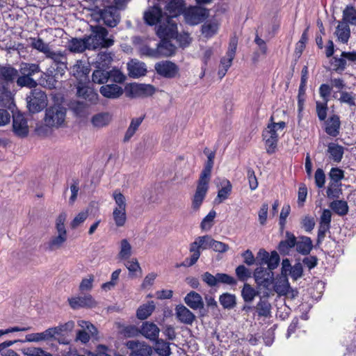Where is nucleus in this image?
<instances>
[{"label": "nucleus", "instance_id": "37998d69", "mask_svg": "<svg viewBox=\"0 0 356 356\" xmlns=\"http://www.w3.org/2000/svg\"><path fill=\"white\" fill-rule=\"evenodd\" d=\"M219 25L216 22L207 21L202 26V33L206 38H211L218 31Z\"/></svg>", "mask_w": 356, "mask_h": 356}, {"label": "nucleus", "instance_id": "e433bc0d", "mask_svg": "<svg viewBox=\"0 0 356 356\" xmlns=\"http://www.w3.org/2000/svg\"><path fill=\"white\" fill-rule=\"evenodd\" d=\"M232 186L230 181L227 179L223 180L222 182V188L218 191L215 201L219 204L227 200L232 192Z\"/></svg>", "mask_w": 356, "mask_h": 356}, {"label": "nucleus", "instance_id": "69168bd1", "mask_svg": "<svg viewBox=\"0 0 356 356\" xmlns=\"http://www.w3.org/2000/svg\"><path fill=\"white\" fill-rule=\"evenodd\" d=\"M339 186V182L330 181L327 189V197L329 198L338 197L341 192Z\"/></svg>", "mask_w": 356, "mask_h": 356}, {"label": "nucleus", "instance_id": "79ce46f5", "mask_svg": "<svg viewBox=\"0 0 356 356\" xmlns=\"http://www.w3.org/2000/svg\"><path fill=\"white\" fill-rule=\"evenodd\" d=\"M92 79L98 84L106 83L109 79L108 71L105 68H96L92 73Z\"/></svg>", "mask_w": 356, "mask_h": 356}, {"label": "nucleus", "instance_id": "a19ab883", "mask_svg": "<svg viewBox=\"0 0 356 356\" xmlns=\"http://www.w3.org/2000/svg\"><path fill=\"white\" fill-rule=\"evenodd\" d=\"M111 217L117 227H124L127 220L126 210L113 209Z\"/></svg>", "mask_w": 356, "mask_h": 356}, {"label": "nucleus", "instance_id": "a878e982", "mask_svg": "<svg viewBox=\"0 0 356 356\" xmlns=\"http://www.w3.org/2000/svg\"><path fill=\"white\" fill-rule=\"evenodd\" d=\"M113 54L110 51L99 52L95 59L94 63L95 68L108 69L113 61Z\"/></svg>", "mask_w": 356, "mask_h": 356}, {"label": "nucleus", "instance_id": "7ed1b4c3", "mask_svg": "<svg viewBox=\"0 0 356 356\" xmlns=\"http://www.w3.org/2000/svg\"><path fill=\"white\" fill-rule=\"evenodd\" d=\"M271 123L263 131L262 137L265 143L266 152L269 154L275 152L278 142V131H283L286 127L284 122H274L273 118H270Z\"/></svg>", "mask_w": 356, "mask_h": 356}, {"label": "nucleus", "instance_id": "4c0bfd02", "mask_svg": "<svg viewBox=\"0 0 356 356\" xmlns=\"http://www.w3.org/2000/svg\"><path fill=\"white\" fill-rule=\"evenodd\" d=\"M67 239V235L57 234L50 238L47 243V249L49 251H54L60 249L66 242Z\"/></svg>", "mask_w": 356, "mask_h": 356}, {"label": "nucleus", "instance_id": "dca6fc26", "mask_svg": "<svg viewBox=\"0 0 356 356\" xmlns=\"http://www.w3.org/2000/svg\"><path fill=\"white\" fill-rule=\"evenodd\" d=\"M13 128L18 136L24 137L28 134L29 127L23 115L18 113L13 115Z\"/></svg>", "mask_w": 356, "mask_h": 356}, {"label": "nucleus", "instance_id": "423d86ee", "mask_svg": "<svg viewBox=\"0 0 356 356\" xmlns=\"http://www.w3.org/2000/svg\"><path fill=\"white\" fill-rule=\"evenodd\" d=\"M27 107L31 113L41 111L47 106V97L41 90L34 89L26 97Z\"/></svg>", "mask_w": 356, "mask_h": 356}, {"label": "nucleus", "instance_id": "5701e85b", "mask_svg": "<svg viewBox=\"0 0 356 356\" xmlns=\"http://www.w3.org/2000/svg\"><path fill=\"white\" fill-rule=\"evenodd\" d=\"M77 95L91 104L95 103L98 99L97 93L92 88L81 83L77 86Z\"/></svg>", "mask_w": 356, "mask_h": 356}, {"label": "nucleus", "instance_id": "0e129e2a", "mask_svg": "<svg viewBox=\"0 0 356 356\" xmlns=\"http://www.w3.org/2000/svg\"><path fill=\"white\" fill-rule=\"evenodd\" d=\"M316 111L319 120L323 121L327 118V102H316Z\"/></svg>", "mask_w": 356, "mask_h": 356}, {"label": "nucleus", "instance_id": "8fccbe9b", "mask_svg": "<svg viewBox=\"0 0 356 356\" xmlns=\"http://www.w3.org/2000/svg\"><path fill=\"white\" fill-rule=\"evenodd\" d=\"M219 301L225 309H232L236 304L235 295L228 293L221 295Z\"/></svg>", "mask_w": 356, "mask_h": 356}, {"label": "nucleus", "instance_id": "4be33fe9", "mask_svg": "<svg viewBox=\"0 0 356 356\" xmlns=\"http://www.w3.org/2000/svg\"><path fill=\"white\" fill-rule=\"evenodd\" d=\"M185 303L192 309L197 310L204 308L202 296L195 291L189 292L184 298Z\"/></svg>", "mask_w": 356, "mask_h": 356}, {"label": "nucleus", "instance_id": "aec40b11", "mask_svg": "<svg viewBox=\"0 0 356 356\" xmlns=\"http://www.w3.org/2000/svg\"><path fill=\"white\" fill-rule=\"evenodd\" d=\"M129 75L133 78H138L145 75L147 72L146 65L144 63L137 60H131L127 64Z\"/></svg>", "mask_w": 356, "mask_h": 356}, {"label": "nucleus", "instance_id": "412c9836", "mask_svg": "<svg viewBox=\"0 0 356 356\" xmlns=\"http://www.w3.org/2000/svg\"><path fill=\"white\" fill-rule=\"evenodd\" d=\"M289 286L288 277L285 275H279L274 279L273 289L278 296L287 295Z\"/></svg>", "mask_w": 356, "mask_h": 356}, {"label": "nucleus", "instance_id": "72a5a7b5", "mask_svg": "<svg viewBox=\"0 0 356 356\" xmlns=\"http://www.w3.org/2000/svg\"><path fill=\"white\" fill-rule=\"evenodd\" d=\"M335 34L340 42L346 43L350 35V30L348 24L344 22H339L337 27Z\"/></svg>", "mask_w": 356, "mask_h": 356}, {"label": "nucleus", "instance_id": "0eeeda50", "mask_svg": "<svg viewBox=\"0 0 356 356\" xmlns=\"http://www.w3.org/2000/svg\"><path fill=\"white\" fill-rule=\"evenodd\" d=\"M156 92V88L151 84L132 83L127 91L128 97L131 98L147 97L152 96Z\"/></svg>", "mask_w": 356, "mask_h": 356}, {"label": "nucleus", "instance_id": "09e8293b", "mask_svg": "<svg viewBox=\"0 0 356 356\" xmlns=\"http://www.w3.org/2000/svg\"><path fill=\"white\" fill-rule=\"evenodd\" d=\"M330 208L339 216H344L348 211V206L346 201L334 200L330 203Z\"/></svg>", "mask_w": 356, "mask_h": 356}, {"label": "nucleus", "instance_id": "6e6d98bb", "mask_svg": "<svg viewBox=\"0 0 356 356\" xmlns=\"http://www.w3.org/2000/svg\"><path fill=\"white\" fill-rule=\"evenodd\" d=\"M113 197L115 200V206L113 209L126 210L127 203L124 195L120 191L115 190L113 193Z\"/></svg>", "mask_w": 356, "mask_h": 356}, {"label": "nucleus", "instance_id": "603ef678", "mask_svg": "<svg viewBox=\"0 0 356 356\" xmlns=\"http://www.w3.org/2000/svg\"><path fill=\"white\" fill-rule=\"evenodd\" d=\"M16 83L20 88L27 87L29 88H34L38 85L37 81L32 77L26 76L22 74L21 76L18 75Z\"/></svg>", "mask_w": 356, "mask_h": 356}, {"label": "nucleus", "instance_id": "9b49d317", "mask_svg": "<svg viewBox=\"0 0 356 356\" xmlns=\"http://www.w3.org/2000/svg\"><path fill=\"white\" fill-rule=\"evenodd\" d=\"M332 213L329 209H324L320 217L318 230L317 243H321L325 238L326 233L330 229Z\"/></svg>", "mask_w": 356, "mask_h": 356}, {"label": "nucleus", "instance_id": "f3484780", "mask_svg": "<svg viewBox=\"0 0 356 356\" xmlns=\"http://www.w3.org/2000/svg\"><path fill=\"white\" fill-rule=\"evenodd\" d=\"M237 44L238 39L235 36L232 37L229 40L228 50L225 56L222 58L220 60V66L227 69L230 67L236 55Z\"/></svg>", "mask_w": 356, "mask_h": 356}, {"label": "nucleus", "instance_id": "13d9d810", "mask_svg": "<svg viewBox=\"0 0 356 356\" xmlns=\"http://www.w3.org/2000/svg\"><path fill=\"white\" fill-rule=\"evenodd\" d=\"M155 306L153 304L144 305L140 307L137 310V317L140 320H145L148 318L154 310Z\"/></svg>", "mask_w": 356, "mask_h": 356}, {"label": "nucleus", "instance_id": "473e14b6", "mask_svg": "<svg viewBox=\"0 0 356 356\" xmlns=\"http://www.w3.org/2000/svg\"><path fill=\"white\" fill-rule=\"evenodd\" d=\"M90 70L88 66L86 65L85 63L81 60H79L76 63L71 67L70 72L76 79H82L86 78L87 74Z\"/></svg>", "mask_w": 356, "mask_h": 356}, {"label": "nucleus", "instance_id": "6e6552de", "mask_svg": "<svg viewBox=\"0 0 356 356\" xmlns=\"http://www.w3.org/2000/svg\"><path fill=\"white\" fill-rule=\"evenodd\" d=\"M209 15V10L200 6H194L188 8L184 13L185 19L187 23L195 25L207 18Z\"/></svg>", "mask_w": 356, "mask_h": 356}, {"label": "nucleus", "instance_id": "052dcab7", "mask_svg": "<svg viewBox=\"0 0 356 356\" xmlns=\"http://www.w3.org/2000/svg\"><path fill=\"white\" fill-rule=\"evenodd\" d=\"M66 218L67 214L65 213H61L57 217L56 220V229L57 232V234L67 235L65 226Z\"/></svg>", "mask_w": 356, "mask_h": 356}, {"label": "nucleus", "instance_id": "a18cd8bd", "mask_svg": "<svg viewBox=\"0 0 356 356\" xmlns=\"http://www.w3.org/2000/svg\"><path fill=\"white\" fill-rule=\"evenodd\" d=\"M143 120V118H133L131 120V123L124 137V142L129 141L133 137V136L135 134L136 131L138 130V127L141 124Z\"/></svg>", "mask_w": 356, "mask_h": 356}, {"label": "nucleus", "instance_id": "393cba45", "mask_svg": "<svg viewBox=\"0 0 356 356\" xmlns=\"http://www.w3.org/2000/svg\"><path fill=\"white\" fill-rule=\"evenodd\" d=\"M67 49L73 53H82L86 49H89L86 38H72L67 43Z\"/></svg>", "mask_w": 356, "mask_h": 356}, {"label": "nucleus", "instance_id": "6ab92c4d", "mask_svg": "<svg viewBox=\"0 0 356 356\" xmlns=\"http://www.w3.org/2000/svg\"><path fill=\"white\" fill-rule=\"evenodd\" d=\"M19 75V72L15 68L8 67H0V82L15 86V81Z\"/></svg>", "mask_w": 356, "mask_h": 356}, {"label": "nucleus", "instance_id": "774afa93", "mask_svg": "<svg viewBox=\"0 0 356 356\" xmlns=\"http://www.w3.org/2000/svg\"><path fill=\"white\" fill-rule=\"evenodd\" d=\"M108 74L109 79L117 83H122L126 79L124 74L120 70L115 68L108 71Z\"/></svg>", "mask_w": 356, "mask_h": 356}, {"label": "nucleus", "instance_id": "e2e57ef3", "mask_svg": "<svg viewBox=\"0 0 356 356\" xmlns=\"http://www.w3.org/2000/svg\"><path fill=\"white\" fill-rule=\"evenodd\" d=\"M344 22L356 23V10L352 6H347L343 13Z\"/></svg>", "mask_w": 356, "mask_h": 356}, {"label": "nucleus", "instance_id": "bf43d9fd", "mask_svg": "<svg viewBox=\"0 0 356 356\" xmlns=\"http://www.w3.org/2000/svg\"><path fill=\"white\" fill-rule=\"evenodd\" d=\"M102 18L105 24L110 27H115L118 23V18L117 15H113L109 10H105L102 13Z\"/></svg>", "mask_w": 356, "mask_h": 356}, {"label": "nucleus", "instance_id": "2f4dec72", "mask_svg": "<svg viewBox=\"0 0 356 356\" xmlns=\"http://www.w3.org/2000/svg\"><path fill=\"white\" fill-rule=\"evenodd\" d=\"M327 152L330 154V158L334 162L339 163L344 153L343 146L334 143H329L327 146Z\"/></svg>", "mask_w": 356, "mask_h": 356}, {"label": "nucleus", "instance_id": "58836bf2", "mask_svg": "<svg viewBox=\"0 0 356 356\" xmlns=\"http://www.w3.org/2000/svg\"><path fill=\"white\" fill-rule=\"evenodd\" d=\"M132 254V246L127 238L120 242V251L118 258L121 260H127Z\"/></svg>", "mask_w": 356, "mask_h": 356}, {"label": "nucleus", "instance_id": "3c124183", "mask_svg": "<svg viewBox=\"0 0 356 356\" xmlns=\"http://www.w3.org/2000/svg\"><path fill=\"white\" fill-rule=\"evenodd\" d=\"M111 117L108 113H99L92 118V123L96 127H103L108 124Z\"/></svg>", "mask_w": 356, "mask_h": 356}, {"label": "nucleus", "instance_id": "c85d7f7f", "mask_svg": "<svg viewBox=\"0 0 356 356\" xmlns=\"http://www.w3.org/2000/svg\"><path fill=\"white\" fill-rule=\"evenodd\" d=\"M14 85L0 82V102L3 104H9L13 98Z\"/></svg>", "mask_w": 356, "mask_h": 356}, {"label": "nucleus", "instance_id": "2eb2a0df", "mask_svg": "<svg viewBox=\"0 0 356 356\" xmlns=\"http://www.w3.org/2000/svg\"><path fill=\"white\" fill-rule=\"evenodd\" d=\"M178 321L186 325H192L195 320V314L184 305H178L175 309Z\"/></svg>", "mask_w": 356, "mask_h": 356}, {"label": "nucleus", "instance_id": "f8f14e48", "mask_svg": "<svg viewBox=\"0 0 356 356\" xmlns=\"http://www.w3.org/2000/svg\"><path fill=\"white\" fill-rule=\"evenodd\" d=\"M209 183L203 180H198L197 186L193 198L192 208L197 211L200 209L204 200L209 189Z\"/></svg>", "mask_w": 356, "mask_h": 356}, {"label": "nucleus", "instance_id": "c756f323", "mask_svg": "<svg viewBox=\"0 0 356 356\" xmlns=\"http://www.w3.org/2000/svg\"><path fill=\"white\" fill-rule=\"evenodd\" d=\"M159 56L168 57L175 54L176 47L170 41L163 40L157 44Z\"/></svg>", "mask_w": 356, "mask_h": 356}, {"label": "nucleus", "instance_id": "9d476101", "mask_svg": "<svg viewBox=\"0 0 356 356\" xmlns=\"http://www.w3.org/2000/svg\"><path fill=\"white\" fill-rule=\"evenodd\" d=\"M126 346L131 350L129 356H151L153 354V348L144 341L131 340Z\"/></svg>", "mask_w": 356, "mask_h": 356}, {"label": "nucleus", "instance_id": "680f3d73", "mask_svg": "<svg viewBox=\"0 0 356 356\" xmlns=\"http://www.w3.org/2000/svg\"><path fill=\"white\" fill-rule=\"evenodd\" d=\"M18 341H22L21 340H13V341H6L1 343H0V353L3 356H19L17 353H15L13 350H5L6 348L14 345Z\"/></svg>", "mask_w": 356, "mask_h": 356}, {"label": "nucleus", "instance_id": "864d4df0", "mask_svg": "<svg viewBox=\"0 0 356 356\" xmlns=\"http://www.w3.org/2000/svg\"><path fill=\"white\" fill-rule=\"evenodd\" d=\"M22 353L24 356H52L51 353L36 347L24 348L22 349Z\"/></svg>", "mask_w": 356, "mask_h": 356}, {"label": "nucleus", "instance_id": "ea45409f", "mask_svg": "<svg viewBox=\"0 0 356 356\" xmlns=\"http://www.w3.org/2000/svg\"><path fill=\"white\" fill-rule=\"evenodd\" d=\"M286 239L282 241L279 244L278 249L281 252H286L290 248L296 246L297 240L296 236L289 232H286Z\"/></svg>", "mask_w": 356, "mask_h": 356}, {"label": "nucleus", "instance_id": "4d7b16f0", "mask_svg": "<svg viewBox=\"0 0 356 356\" xmlns=\"http://www.w3.org/2000/svg\"><path fill=\"white\" fill-rule=\"evenodd\" d=\"M257 284L259 286H262L270 293L272 291L274 279L273 273L271 275H267L266 278H262L259 275H257Z\"/></svg>", "mask_w": 356, "mask_h": 356}, {"label": "nucleus", "instance_id": "4468645a", "mask_svg": "<svg viewBox=\"0 0 356 356\" xmlns=\"http://www.w3.org/2000/svg\"><path fill=\"white\" fill-rule=\"evenodd\" d=\"M70 307L74 309L81 307L92 308L96 307L97 302L91 295H86L83 296L74 297L68 299Z\"/></svg>", "mask_w": 356, "mask_h": 356}, {"label": "nucleus", "instance_id": "338daca9", "mask_svg": "<svg viewBox=\"0 0 356 356\" xmlns=\"http://www.w3.org/2000/svg\"><path fill=\"white\" fill-rule=\"evenodd\" d=\"M236 275L240 281H246L251 277V271L243 265L238 266L236 270Z\"/></svg>", "mask_w": 356, "mask_h": 356}, {"label": "nucleus", "instance_id": "f257e3e1", "mask_svg": "<svg viewBox=\"0 0 356 356\" xmlns=\"http://www.w3.org/2000/svg\"><path fill=\"white\" fill-rule=\"evenodd\" d=\"M45 57L51 60V63L47 69L48 75L55 79L62 76L67 69L66 52L51 49Z\"/></svg>", "mask_w": 356, "mask_h": 356}, {"label": "nucleus", "instance_id": "c03bdc74", "mask_svg": "<svg viewBox=\"0 0 356 356\" xmlns=\"http://www.w3.org/2000/svg\"><path fill=\"white\" fill-rule=\"evenodd\" d=\"M31 46L40 52L43 53L45 56L51 49L48 43H45L42 39L40 38H31Z\"/></svg>", "mask_w": 356, "mask_h": 356}, {"label": "nucleus", "instance_id": "49530a36", "mask_svg": "<svg viewBox=\"0 0 356 356\" xmlns=\"http://www.w3.org/2000/svg\"><path fill=\"white\" fill-rule=\"evenodd\" d=\"M258 295L259 292L249 284H244L241 290V296L245 302H252Z\"/></svg>", "mask_w": 356, "mask_h": 356}, {"label": "nucleus", "instance_id": "f03ea898", "mask_svg": "<svg viewBox=\"0 0 356 356\" xmlns=\"http://www.w3.org/2000/svg\"><path fill=\"white\" fill-rule=\"evenodd\" d=\"M108 31L100 26H91V33L86 36L89 50L97 48H108L113 45L114 40L107 38Z\"/></svg>", "mask_w": 356, "mask_h": 356}, {"label": "nucleus", "instance_id": "7c9ffc66", "mask_svg": "<svg viewBox=\"0 0 356 356\" xmlns=\"http://www.w3.org/2000/svg\"><path fill=\"white\" fill-rule=\"evenodd\" d=\"M153 351L159 356H170L172 354L170 349V343L162 339H157L154 341Z\"/></svg>", "mask_w": 356, "mask_h": 356}, {"label": "nucleus", "instance_id": "20e7f679", "mask_svg": "<svg viewBox=\"0 0 356 356\" xmlns=\"http://www.w3.org/2000/svg\"><path fill=\"white\" fill-rule=\"evenodd\" d=\"M212 239L213 238L209 235L197 237L190 245V257L186 259L181 266L185 267L193 266L199 259L201 254V250L211 248Z\"/></svg>", "mask_w": 356, "mask_h": 356}, {"label": "nucleus", "instance_id": "39448f33", "mask_svg": "<svg viewBox=\"0 0 356 356\" xmlns=\"http://www.w3.org/2000/svg\"><path fill=\"white\" fill-rule=\"evenodd\" d=\"M66 109L60 104H55L46 109L44 118V124L48 127H58L65 122Z\"/></svg>", "mask_w": 356, "mask_h": 356}, {"label": "nucleus", "instance_id": "5fc2aeb1", "mask_svg": "<svg viewBox=\"0 0 356 356\" xmlns=\"http://www.w3.org/2000/svg\"><path fill=\"white\" fill-rule=\"evenodd\" d=\"M216 216V212L211 210L209 213L203 218L200 223V227L204 231H209L213 225L214 218Z\"/></svg>", "mask_w": 356, "mask_h": 356}, {"label": "nucleus", "instance_id": "c9c22d12", "mask_svg": "<svg viewBox=\"0 0 356 356\" xmlns=\"http://www.w3.org/2000/svg\"><path fill=\"white\" fill-rule=\"evenodd\" d=\"M40 68L38 64L22 63L19 65V73L22 75L32 77L34 74L38 73Z\"/></svg>", "mask_w": 356, "mask_h": 356}, {"label": "nucleus", "instance_id": "f704fd0d", "mask_svg": "<svg viewBox=\"0 0 356 356\" xmlns=\"http://www.w3.org/2000/svg\"><path fill=\"white\" fill-rule=\"evenodd\" d=\"M312 247V241L308 236L300 237L296 243V250L302 254H308Z\"/></svg>", "mask_w": 356, "mask_h": 356}, {"label": "nucleus", "instance_id": "ddd939ff", "mask_svg": "<svg viewBox=\"0 0 356 356\" xmlns=\"http://www.w3.org/2000/svg\"><path fill=\"white\" fill-rule=\"evenodd\" d=\"M139 332L145 338L154 342L159 337L160 329L155 323L145 321L141 325Z\"/></svg>", "mask_w": 356, "mask_h": 356}, {"label": "nucleus", "instance_id": "bb28decb", "mask_svg": "<svg viewBox=\"0 0 356 356\" xmlns=\"http://www.w3.org/2000/svg\"><path fill=\"white\" fill-rule=\"evenodd\" d=\"M162 17L161 9L154 6L149 8L144 13V19L145 22L149 25H154L160 22Z\"/></svg>", "mask_w": 356, "mask_h": 356}, {"label": "nucleus", "instance_id": "1a4fd4ad", "mask_svg": "<svg viewBox=\"0 0 356 356\" xmlns=\"http://www.w3.org/2000/svg\"><path fill=\"white\" fill-rule=\"evenodd\" d=\"M154 68L158 74L168 79L175 78L179 73L178 66L170 60L156 63Z\"/></svg>", "mask_w": 356, "mask_h": 356}, {"label": "nucleus", "instance_id": "a211bd4d", "mask_svg": "<svg viewBox=\"0 0 356 356\" xmlns=\"http://www.w3.org/2000/svg\"><path fill=\"white\" fill-rule=\"evenodd\" d=\"M99 92L103 97L115 99L122 96L123 89L118 84H106L100 88Z\"/></svg>", "mask_w": 356, "mask_h": 356}, {"label": "nucleus", "instance_id": "de8ad7c7", "mask_svg": "<svg viewBox=\"0 0 356 356\" xmlns=\"http://www.w3.org/2000/svg\"><path fill=\"white\" fill-rule=\"evenodd\" d=\"M258 316L268 317L270 314L271 305L267 300L261 298L255 307Z\"/></svg>", "mask_w": 356, "mask_h": 356}, {"label": "nucleus", "instance_id": "cd10ccee", "mask_svg": "<svg viewBox=\"0 0 356 356\" xmlns=\"http://www.w3.org/2000/svg\"><path fill=\"white\" fill-rule=\"evenodd\" d=\"M340 124L339 116L336 115L331 116L325 122V132L333 137L338 136Z\"/></svg>", "mask_w": 356, "mask_h": 356}, {"label": "nucleus", "instance_id": "b1692460", "mask_svg": "<svg viewBox=\"0 0 356 356\" xmlns=\"http://www.w3.org/2000/svg\"><path fill=\"white\" fill-rule=\"evenodd\" d=\"M54 340L50 329L48 328L42 332H36L26 334L25 340L22 342H41V341H49Z\"/></svg>", "mask_w": 356, "mask_h": 356}]
</instances>
